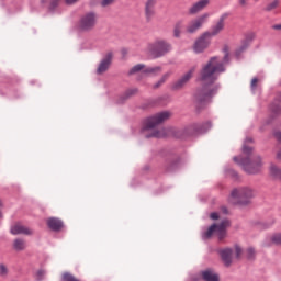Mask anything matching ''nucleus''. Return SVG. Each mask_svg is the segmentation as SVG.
<instances>
[{"label": "nucleus", "instance_id": "1", "mask_svg": "<svg viewBox=\"0 0 281 281\" xmlns=\"http://www.w3.org/2000/svg\"><path fill=\"white\" fill-rule=\"evenodd\" d=\"M224 57H211L206 64L202 66L199 75V81L202 82V88L195 92V102L205 106L212 102V98L218 93V86L214 85L218 80L221 74H225V65L229 63V46L223 48Z\"/></svg>", "mask_w": 281, "mask_h": 281}, {"label": "nucleus", "instance_id": "2", "mask_svg": "<svg viewBox=\"0 0 281 281\" xmlns=\"http://www.w3.org/2000/svg\"><path fill=\"white\" fill-rule=\"evenodd\" d=\"M254 142L251 138H247L243 146V155L239 157H234L233 161L241 166L243 170L248 175H258L262 170V158L260 156L251 157L254 148L249 147L248 144Z\"/></svg>", "mask_w": 281, "mask_h": 281}, {"label": "nucleus", "instance_id": "3", "mask_svg": "<svg viewBox=\"0 0 281 281\" xmlns=\"http://www.w3.org/2000/svg\"><path fill=\"white\" fill-rule=\"evenodd\" d=\"M227 227H229V220L225 218L220 224L211 225L202 235L204 240L212 238L214 234H217L218 240H223L227 236Z\"/></svg>", "mask_w": 281, "mask_h": 281}, {"label": "nucleus", "instance_id": "4", "mask_svg": "<svg viewBox=\"0 0 281 281\" xmlns=\"http://www.w3.org/2000/svg\"><path fill=\"white\" fill-rule=\"evenodd\" d=\"M172 49V46L166 42V40H156L147 45V53L153 56V58H159L168 54Z\"/></svg>", "mask_w": 281, "mask_h": 281}, {"label": "nucleus", "instance_id": "5", "mask_svg": "<svg viewBox=\"0 0 281 281\" xmlns=\"http://www.w3.org/2000/svg\"><path fill=\"white\" fill-rule=\"evenodd\" d=\"M98 25V13L88 12L83 14L78 22L79 32H93Z\"/></svg>", "mask_w": 281, "mask_h": 281}, {"label": "nucleus", "instance_id": "6", "mask_svg": "<svg viewBox=\"0 0 281 281\" xmlns=\"http://www.w3.org/2000/svg\"><path fill=\"white\" fill-rule=\"evenodd\" d=\"M231 198L233 199L234 203L247 205L249 200L254 199V190H251L249 187L234 189L231 193Z\"/></svg>", "mask_w": 281, "mask_h": 281}, {"label": "nucleus", "instance_id": "7", "mask_svg": "<svg viewBox=\"0 0 281 281\" xmlns=\"http://www.w3.org/2000/svg\"><path fill=\"white\" fill-rule=\"evenodd\" d=\"M171 116L172 113H170L169 111L157 113L156 115L145 120L143 130L150 131V128H155V126H158V124H164V122L170 120Z\"/></svg>", "mask_w": 281, "mask_h": 281}, {"label": "nucleus", "instance_id": "8", "mask_svg": "<svg viewBox=\"0 0 281 281\" xmlns=\"http://www.w3.org/2000/svg\"><path fill=\"white\" fill-rule=\"evenodd\" d=\"M135 74H145L146 76H157L161 74V67H146L144 64H137L128 71V76H135Z\"/></svg>", "mask_w": 281, "mask_h": 281}, {"label": "nucleus", "instance_id": "9", "mask_svg": "<svg viewBox=\"0 0 281 281\" xmlns=\"http://www.w3.org/2000/svg\"><path fill=\"white\" fill-rule=\"evenodd\" d=\"M211 38L212 34H210V32L202 34L193 45V50L195 54H202V52H205V49L210 47Z\"/></svg>", "mask_w": 281, "mask_h": 281}, {"label": "nucleus", "instance_id": "10", "mask_svg": "<svg viewBox=\"0 0 281 281\" xmlns=\"http://www.w3.org/2000/svg\"><path fill=\"white\" fill-rule=\"evenodd\" d=\"M207 19H210V13H204L201 16L192 20L187 25L186 32L188 34H194V32H196V31L201 30V27H203V24L207 22Z\"/></svg>", "mask_w": 281, "mask_h": 281}, {"label": "nucleus", "instance_id": "11", "mask_svg": "<svg viewBox=\"0 0 281 281\" xmlns=\"http://www.w3.org/2000/svg\"><path fill=\"white\" fill-rule=\"evenodd\" d=\"M195 71H196V67H192L187 74H184L178 81H176L172 85L171 89L173 91H181V89H183V87H186L188 82H190Z\"/></svg>", "mask_w": 281, "mask_h": 281}, {"label": "nucleus", "instance_id": "12", "mask_svg": "<svg viewBox=\"0 0 281 281\" xmlns=\"http://www.w3.org/2000/svg\"><path fill=\"white\" fill-rule=\"evenodd\" d=\"M228 16L229 13H223L220 16V20L217 21L216 25L212 27V32H209L211 34V37L221 34V32L225 30V21H227Z\"/></svg>", "mask_w": 281, "mask_h": 281}, {"label": "nucleus", "instance_id": "13", "mask_svg": "<svg viewBox=\"0 0 281 281\" xmlns=\"http://www.w3.org/2000/svg\"><path fill=\"white\" fill-rule=\"evenodd\" d=\"M11 234H13V236H16L19 234H24V236H32L34 234V231L21 224H15L11 227Z\"/></svg>", "mask_w": 281, "mask_h": 281}, {"label": "nucleus", "instance_id": "14", "mask_svg": "<svg viewBox=\"0 0 281 281\" xmlns=\"http://www.w3.org/2000/svg\"><path fill=\"white\" fill-rule=\"evenodd\" d=\"M234 251L229 248L220 250V256L225 265V267H229L232 265V256Z\"/></svg>", "mask_w": 281, "mask_h": 281}, {"label": "nucleus", "instance_id": "15", "mask_svg": "<svg viewBox=\"0 0 281 281\" xmlns=\"http://www.w3.org/2000/svg\"><path fill=\"white\" fill-rule=\"evenodd\" d=\"M209 4H210V0H200L199 2H196L190 8L189 12L190 14H196L201 12V10H204L205 8H207Z\"/></svg>", "mask_w": 281, "mask_h": 281}, {"label": "nucleus", "instance_id": "16", "mask_svg": "<svg viewBox=\"0 0 281 281\" xmlns=\"http://www.w3.org/2000/svg\"><path fill=\"white\" fill-rule=\"evenodd\" d=\"M202 280L204 281H220L218 276L213 269H205L201 272Z\"/></svg>", "mask_w": 281, "mask_h": 281}, {"label": "nucleus", "instance_id": "17", "mask_svg": "<svg viewBox=\"0 0 281 281\" xmlns=\"http://www.w3.org/2000/svg\"><path fill=\"white\" fill-rule=\"evenodd\" d=\"M47 225L50 229H53V232H58L63 229V221L56 217H49L47 220Z\"/></svg>", "mask_w": 281, "mask_h": 281}, {"label": "nucleus", "instance_id": "18", "mask_svg": "<svg viewBox=\"0 0 281 281\" xmlns=\"http://www.w3.org/2000/svg\"><path fill=\"white\" fill-rule=\"evenodd\" d=\"M111 67V54H109L99 65L97 74H104Z\"/></svg>", "mask_w": 281, "mask_h": 281}, {"label": "nucleus", "instance_id": "19", "mask_svg": "<svg viewBox=\"0 0 281 281\" xmlns=\"http://www.w3.org/2000/svg\"><path fill=\"white\" fill-rule=\"evenodd\" d=\"M269 176L271 179H277L281 181V168L276 164H270L269 166Z\"/></svg>", "mask_w": 281, "mask_h": 281}, {"label": "nucleus", "instance_id": "20", "mask_svg": "<svg viewBox=\"0 0 281 281\" xmlns=\"http://www.w3.org/2000/svg\"><path fill=\"white\" fill-rule=\"evenodd\" d=\"M271 245H281V233L273 234L266 239L265 246L271 247Z\"/></svg>", "mask_w": 281, "mask_h": 281}, {"label": "nucleus", "instance_id": "21", "mask_svg": "<svg viewBox=\"0 0 281 281\" xmlns=\"http://www.w3.org/2000/svg\"><path fill=\"white\" fill-rule=\"evenodd\" d=\"M270 110L274 115H280L281 113V94L279 99H276L274 102L270 105Z\"/></svg>", "mask_w": 281, "mask_h": 281}, {"label": "nucleus", "instance_id": "22", "mask_svg": "<svg viewBox=\"0 0 281 281\" xmlns=\"http://www.w3.org/2000/svg\"><path fill=\"white\" fill-rule=\"evenodd\" d=\"M170 131H172V130L161 128L159 131H155L150 135H147V137H168Z\"/></svg>", "mask_w": 281, "mask_h": 281}, {"label": "nucleus", "instance_id": "23", "mask_svg": "<svg viewBox=\"0 0 281 281\" xmlns=\"http://www.w3.org/2000/svg\"><path fill=\"white\" fill-rule=\"evenodd\" d=\"M13 249H15V251H23L25 249V240L23 239H15L13 241Z\"/></svg>", "mask_w": 281, "mask_h": 281}, {"label": "nucleus", "instance_id": "24", "mask_svg": "<svg viewBox=\"0 0 281 281\" xmlns=\"http://www.w3.org/2000/svg\"><path fill=\"white\" fill-rule=\"evenodd\" d=\"M182 30H183V22H178L173 29V36H176V38H179L181 36Z\"/></svg>", "mask_w": 281, "mask_h": 281}, {"label": "nucleus", "instance_id": "25", "mask_svg": "<svg viewBox=\"0 0 281 281\" xmlns=\"http://www.w3.org/2000/svg\"><path fill=\"white\" fill-rule=\"evenodd\" d=\"M168 78H170V72L165 74L158 82H156L153 86V89H159V87H161V85H164V82H166V80H168Z\"/></svg>", "mask_w": 281, "mask_h": 281}, {"label": "nucleus", "instance_id": "26", "mask_svg": "<svg viewBox=\"0 0 281 281\" xmlns=\"http://www.w3.org/2000/svg\"><path fill=\"white\" fill-rule=\"evenodd\" d=\"M168 78H170V72L165 74L158 82H156L153 86V89H159V87H161V85H164V82H166V80H168Z\"/></svg>", "mask_w": 281, "mask_h": 281}, {"label": "nucleus", "instance_id": "27", "mask_svg": "<svg viewBox=\"0 0 281 281\" xmlns=\"http://www.w3.org/2000/svg\"><path fill=\"white\" fill-rule=\"evenodd\" d=\"M61 280L63 281H80V279L76 278V276H74L69 272H64L61 274Z\"/></svg>", "mask_w": 281, "mask_h": 281}, {"label": "nucleus", "instance_id": "28", "mask_svg": "<svg viewBox=\"0 0 281 281\" xmlns=\"http://www.w3.org/2000/svg\"><path fill=\"white\" fill-rule=\"evenodd\" d=\"M255 1H258V0H255ZM276 8H278V0H269V3L266 10L271 11V10H276Z\"/></svg>", "mask_w": 281, "mask_h": 281}, {"label": "nucleus", "instance_id": "29", "mask_svg": "<svg viewBox=\"0 0 281 281\" xmlns=\"http://www.w3.org/2000/svg\"><path fill=\"white\" fill-rule=\"evenodd\" d=\"M137 91H138L137 88L128 89V90L125 91L124 98H125V99H128V98H131L132 95H135V94L137 93Z\"/></svg>", "mask_w": 281, "mask_h": 281}, {"label": "nucleus", "instance_id": "30", "mask_svg": "<svg viewBox=\"0 0 281 281\" xmlns=\"http://www.w3.org/2000/svg\"><path fill=\"white\" fill-rule=\"evenodd\" d=\"M145 14H146L147 20L153 19V16L155 15V9H150V8L145 7Z\"/></svg>", "mask_w": 281, "mask_h": 281}, {"label": "nucleus", "instance_id": "31", "mask_svg": "<svg viewBox=\"0 0 281 281\" xmlns=\"http://www.w3.org/2000/svg\"><path fill=\"white\" fill-rule=\"evenodd\" d=\"M255 256H256V250L254 248H248L247 249V258L249 260H251L252 258H255Z\"/></svg>", "mask_w": 281, "mask_h": 281}, {"label": "nucleus", "instance_id": "32", "mask_svg": "<svg viewBox=\"0 0 281 281\" xmlns=\"http://www.w3.org/2000/svg\"><path fill=\"white\" fill-rule=\"evenodd\" d=\"M235 256L236 258H240V256H243V248L235 246Z\"/></svg>", "mask_w": 281, "mask_h": 281}, {"label": "nucleus", "instance_id": "33", "mask_svg": "<svg viewBox=\"0 0 281 281\" xmlns=\"http://www.w3.org/2000/svg\"><path fill=\"white\" fill-rule=\"evenodd\" d=\"M155 3H157V0H147L146 8L155 9Z\"/></svg>", "mask_w": 281, "mask_h": 281}, {"label": "nucleus", "instance_id": "34", "mask_svg": "<svg viewBox=\"0 0 281 281\" xmlns=\"http://www.w3.org/2000/svg\"><path fill=\"white\" fill-rule=\"evenodd\" d=\"M0 273L2 276H8V268L4 265H0Z\"/></svg>", "mask_w": 281, "mask_h": 281}, {"label": "nucleus", "instance_id": "35", "mask_svg": "<svg viewBox=\"0 0 281 281\" xmlns=\"http://www.w3.org/2000/svg\"><path fill=\"white\" fill-rule=\"evenodd\" d=\"M113 1H115V0H102L101 5L103 8H106V5H111V3H113Z\"/></svg>", "mask_w": 281, "mask_h": 281}, {"label": "nucleus", "instance_id": "36", "mask_svg": "<svg viewBox=\"0 0 281 281\" xmlns=\"http://www.w3.org/2000/svg\"><path fill=\"white\" fill-rule=\"evenodd\" d=\"M58 3H60V0H52V2H50L52 10H54V8H57Z\"/></svg>", "mask_w": 281, "mask_h": 281}, {"label": "nucleus", "instance_id": "37", "mask_svg": "<svg viewBox=\"0 0 281 281\" xmlns=\"http://www.w3.org/2000/svg\"><path fill=\"white\" fill-rule=\"evenodd\" d=\"M251 89H256L258 87V78H254L250 83Z\"/></svg>", "mask_w": 281, "mask_h": 281}, {"label": "nucleus", "instance_id": "38", "mask_svg": "<svg viewBox=\"0 0 281 281\" xmlns=\"http://www.w3.org/2000/svg\"><path fill=\"white\" fill-rule=\"evenodd\" d=\"M210 218H212L213 221H217L218 213H211Z\"/></svg>", "mask_w": 281, "mask_h": 281}, {"label": "nucleus", "instance_id": "39", "mask_svg": "<svg viewBox=\"0 0 281 281\" xmlns=\"http://www.w3.org/2000/svg\"><path fill=\"white\" fill-rule=\"evenodd\" d=\"M78 0H66L67 5H74Z\"/></svg>", "mask_w": 281, "mask_h": 281}, {"label": "nucleus", "instance_id": "40", "mask_svg": "<svg viewBox=\"0 0 281 281\" xmlns=\"http://www.w3.org/2000/svg\"><path fill=\"white\" fill-rule=\"evenodd\" d=\"M276 159H278V161H281V149L277 151Z\"/></svg>", "mask_w": 281, "mask_h": 281}, {"label": "nucleus", "instance_id": "41", "mask_svg": "<svg viewBox=\"0 0 281 281\" xmlns=\"http://www.w3.org/2000/svg\"><path fill=\"white\" fill-rule=\"evenodd\" d=\"M272 30H280L281 31V24H276L272 26Z\"/></svg>", "mask_w": 281, "mask_h": 281}, {"label": "nucleus", "instance_id": "42", "mask_svg": "<svg viewBox=\"0 0 281 281\" xmlns=\"http://www.w3.org/2000/svg\"><path fill=\"white\" fill-rule=\"evenodd\" d=\"M0 207H3V202H1V200H0ZM0 218H3V214L1 213V211H0Z\"/></svg>", "mask_w": 281, "mask_h": 281}, {"label": "nucleus", "instance_id": "43", "mask_svg": "<svg viewBox=\"0 0 281 281\" xmlns=\"http://www.w3.org/2000/svg\"><path fill=\"white\" fill-rule=\"evenodd\" d=\"M37 274H38V276H45V272H44L43 270H40V271L37 272Z\"/></svg>", "mask_w": 281, "mask_h": 281}, {"label": "nucleus", "instance_id": "44", "mask_svg": "<svg viewBox=\"0 0 281 281\" xmlns=\"http://www.w3.org/2000/svg\"><path fill=\"white\" fill-rule=\"evenodd\" d=\"M222 210H223L224 214H227V209L226 207H223Z\"/></svg>", "mask_w": 281, "mask_h": 281}, {"label": "nucleus", "instance_id": "45", "mask_svg": "<svg viewBox=\"0 0 281 281\" xmlns=\"http://www.w3.org/2000/svg\"><path fill=\"white\" fill-rule=\"evenodd\" d=\"M207 124V126H212V124L211 123H206Z\"/></svg>", "mask_w": 281, "mask_h": 281}]
</instances>
